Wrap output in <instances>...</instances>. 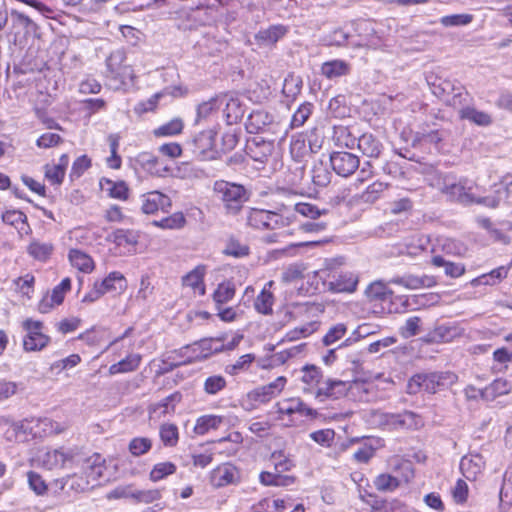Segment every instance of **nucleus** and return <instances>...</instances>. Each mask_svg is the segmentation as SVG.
Segmentation results:
<instances>
[{
    "label": "nucleus",
    "mask_w": 512,
    "mask_h": 512,
    "mask_svg": "<svg viewBox=\"0 0 512 512\" xmlns=\"http://www.w3.org/2000/svg\"><path fill=\"white\" fill-rule=\"evenodd\" d=\"M105 459L100 454H93L88 458H82L71 450L53 449L48 450L42 456V464L47 469L69 468L74 465H81L86 469L88 477L96 481L103 476L105 470Z\"/></svg>",
    "instance_id": "nucleus-1"
},
{
    "label": "nucleus",
    "mask_w": 512,
    "mask_h": 512,
    "mask_svg": "<svg viewBox=\"0 0 512 512\" xmlns=\"http://www.w3.org/2000/svg\"><path fill=\"white\" fill-rule=\"evenodd\" d=\"M474 186L475 183L467 178L456 179L452 175H446L439 189L449 200L464 206L481 204L489 208L498 207L501 200L500 191H497L498 196L478 197L473 193Z\"/></svg>",
    "instance_id": "nucleus-2"
},
{
    "label": "nucleus",
    "mask_w": 512,
    "mask_h": 512,
    "mask_svg": "<svg viewBox=\"0 0 512 512\" xmlns=\"http://www.w3.org/2000/svg\"><path fill=\"white\" fill-rule=\"evenodd\" d=\"M368 421L372 425L387 430L418 429L424 424L421 416L408 410L401 413H387L380 410H372L369 413Z\"/></svg>",
    "instance_id": "nucleus-3"
},
{
    "label": "nucleus",
    "mask_w": 512,
    "mask_h": 512,
    "mask_svg": "<svg viewBox=\"0 0 512 512\" xmlns=\"http://www.w3.org/2000/svg\"><path fill=\"white\" fill-rule=\"evenodd\" d=\"M213 193L216 199L222 202L227 213L233 215L242 209L250 197V193L243 185L225 180L214 182Z\"/></svg>",
    "instance_id": "nucleus-4"
},
{
    "label": "nucleus",
    "mask_w": 512,
    "mask_h": 512,
    "mask_svg": "<svg viewBox=\"0 0 512 512\" xmlns=\"http://www.w3.org/2000/svg\"><path fill=\"white\" fill-rule=\"evenodd\" d=\"M456 381V375L451 372H433L427 374L414 375L407 384L408 394H417L420 391H426L434 394Z\"/></svg>",
    "instance_id": "nucleus-5"
},
{
    "label": "nucleus",
    "mask_w": 512,
    "mask_h": 512,
    "mask_svg": "<svg viewBox=\"0 0 512 512\" xmlns=\"http://www.w3.org/2000/svg\"><path fill=\"white\" fill-rule=\"evenodd\" d=\"M125 62V54L122 51H115L106 60V77L114 83L115 88L131 85L134 82V71Z\"/></svg>",
    "instance_id": "nucleus-6"
},
{
    "label": "nucleus",
    "mask_w": 512,
    "mask_h": 512,
    "mask_svg": "<svg viewBox=\"0 0 512 512\" xmlns=\"http://www.w3.org/2000/svg\"><path fill=\"white\" fill-rule=\"evenodd\" d=\"M247 224L259 230H274L289 225L288 217L264 209L251 208L247 214Z\"/></svg>",
    "instance_id": "nucleus-7"
},
{
    "label": "nucleus",
    "mask_w": 512,
    "mask_h": 512,
    "mask_svg": "<svg viewBox=\"0 0 512 512\" xmlns=\"http://www.w3.org/2000/svg\"><path fill=\"white\" fill-rule=\"evenodd\" d=\"M216 132L208 129L197 134L191 142L193 154L200 160H215L219 152L215 148Z\"/></svg>",
    "instance_id": "nucleus-8"
},
{
    "label": "nucleus",
    "mask_w": 512,
    "mask_h": 512,
    "mask_svg": "<svg viewBox=\"0 0 512 512\" xmlns=\"http://www.w3.org/2000/svg\"><path fill=\"white\" fill-rule=\"evenodd\" d=\"M27 335L23 339V349L27 352L40 351L50 342V337L42 333L43 323L32 319L23 322Z\"/></svg>",
    "instance_id": "nucleus-9"
},
{
    "label": "nucleus",
    "mask_w": 512,
    "mask_h": 512,
    "mask_svg": "<svg viewBox=\"0 0 512 512\" xmlns=\"http://www.w3.org/2000/svg\"><path fill=\"white\" fill-rule=\"evenodd\" d=\"M82 468L84 469V471H86V469L83 466ZM89 479L92 478L88 477V474H86V479L80 475L73 474L63 478L55 479L53 482H51L50 486L55 493H80L89 489V486L91 484Z\"/></svg>",
    "instance_id": "nucleus-10"
},
{
    "label": "nucleus",
    "mask_w": 512,
    "mask_h": 512,
    "mask_svg": "<svg viewBox=\"0 0 512 512\" xmlns=\"http://www.w3.org/2000/svg\"><path fill=\"white\" fill-rule=\"evenodd\" d=\"M333 170L342 177L352 175L359 167V158L350 152H334L330 156Z\"/></svg>",
    "instance_id": "nucleus-11"
},
{
    "label": "nucleus",
    "mask_w": 512,
    "mask_h": 512,
    "mask_svg": "<svg viewBox=\"0 0 512 512\" xmlns=\"http://www.w3.org/2000/svg\"><path fill=\"white\" fill-rule=\"evenodd\" d=\"M241 480V473L234 465L225 463L212 470L210 482L214 487H224L238 484Z\"/></svg>",
    "instance_id": "nucleus-12"
},
{
    "label": "nucleus",
    "mask_w": 512,
    "mask_h": 512,
    "mask_svg": "<svg viewBox=\"0 0 512 512\" xmlns=\"http://www.w3.org/2000/svg\"><path fill=\"white\" fill-rule=\"evenodd\" d=\"M171 205L170 197L160 191H150L141 195V210L145 214L167 211Z\"/></svg>",
    "instance_id": "nucleus-13"
},
{
    "label": "nucleus",
    "mask_w": 512,
    "mask_h": 512,
    "mask_svg": "<svg viewBox=\"0 0 512 512\" xmlns=\"http://www.w3.org/2000/svg\"><path fill=\"white\" fill-rule=\"evenodd\" d=\"M464 330L455 323L437 325L427 334L426 341L430 343H448L463 336Z\"/></svg>",
    "instance_id": "nucleus-14"
},
{
    "label": "nucleus",
    "mask_w": 512,
    "mask_h": 512,
    "mask_svg": "<svg viewBox=\"0 0 512 512\" xmlns=\"http://www.w3.org/2000/svg\"><path fill=\"white\" fill-rule=\"evenodd\" d=\"M359 40L352 42L355 48L376 49L381 45V38L377 35L373 23L370 21H360L357 24Z\"/></svg>",
    "instance_id": "nucleus-15"
},
{
    "label": "nucleus",
    "mask_w": 512,
    "mask_h": 512,
    "mask_svg": "<svg viewBox=\"0 0 512 512\" xmlns=\"http://www.w3.org/2000/svg\"><path fill=\"white\" fill-rule=\"evenodd\" d=\"M274 151V142L267 141L260 136L253 137L247 142L246 152L254 160L260 163L267 162Z\"/></svg>",
    "instance_id": "nucleus-16"
},
{
    "label": "nucleus",
    "mask_w": 512,
    "mask_h": 512,
    "mask_svg": "<svg viewBox=\"0 0 512 512\" xmlns=\"http://www.w3.org/2000/svg\"><path fill=\"white\" fill-rule=\"evenodd\" d=\"M486 461L479 453H469L462 457L460 462V470L468 480H476L483 474Z\"/></svg>",
    "instance_id": "nucleus-17"
},
{
    "label": "nucleus",
    "mask_w": 512,
    "mask_h": 512,
    "mask_svg": "<svg viewBox=\"0 0 512 512\" xmlns=\"http://www.w3.org/2000/svg\"><path fill=\"white\" fill-rule=\"evenodd\" d=\"M205 275L206 266L198 265L181 278V284L184 288L191 289L194 294L203 296L206 293Z\"/></svg>",
    "instance_id": "nucleus-18"
},
{
    "label": "nucleus",
    "mask_w": 512,
    "mask_h": 512,
    "mask_svg": "<svg viewBox=\"0 0 512 512\" xmlns=\"http://www.w3.org/2000/svg\"><path fill=\"white\" fill-rule=\"evenodd\" d=\"M34 420H22L12 423L5 432L8 441L25 442L29 436H36L38 431H34Z\"/></svg>",
    "instance_id": "nucleus-19"
},
{
    "label": "nucleus",
    "mask_w": 512,
    "mask_h": 512,
    "mask_svg": "<svg viewBox=\"0 0 512 512\" xmlns=\"http://www.w3.org/2000/svg\"><path fill=\"white\" fill-rule=\"evenodd\" d=\"M328 282V289L332 292H354L358 284V276L353 272H340L332 276Z\"/></svg>",
    "instance_id": "nucleus-20"
},
{
    "label": "nucleus",
    "mask_w": 512,
    "mask_h": 512,
    "mask_svg": "<svg viewBox=\"0 0 512 512\" xmlns=\"http://www.w3.org/2000/svg\"><path fill=\"white\" fill-rule=\"evenodd\" d=\"M9 19L11 32L16 36L27 34L35 28L34 21L28 15L16 9L11 10L10 13L8 12Z\"/></svg>",
    "instance_id": "nucleus-21"
},
{
    "label": "nucleus",
    "mask_w": 512,
    "mask_h": 512,
    "mask_svg": "<svg viewBox=\"0 0 512 512\" xmlns=\"http://www.w3.org/2000/svg\"><path fill=\"white\" fill-rule=\"evenodd\" d=\"M285 384L286 378L280 376L273 382L255 389L251 395L255 401L265 403L279 395Z\"/></svg>",
    "instance_id": "nucleus-22"
},
{
    "label": "nucleus",
    "mask_w": 512,
    "mask_h": 512,
    "mask_svg": "<svg viewBox=\"0 0 512 512\" xmlns=\"http://www.w3.org/2000/svg\"><path fill=\"white\" fill-rule=\"evenodd\" d=\"M392 282L411 290L431 288L437 284L435 277L429 275H404L401 277H395Z\"/></svg>",
    "instance_id": "nucleus-23"
},
{
    "label": "nucleus",
    "mask_w": 512,
    "mask_h": 512,
    "mask_svg": "<svg viewBox=\"0 0 512 512\" xmlns=\"http://www.w3.org/2000/svg\"><path fill=\"white\" fill-rule=\"evenodd\" d=\"M350 388L351 384L349 382L327 379L318 387L316 395L337 399L346 395Z\"/></svg>",
    "instance_id": "nucleus-24"
},
{
    "label": "nucleus",
    "mask_w": 512,
    "mask_h": 512,
    "mask_svg": "<svg viewBox=\"0 0 512 512\" xmlns=\"http://www.w3.org/2000/svg\"><path fill=\"white\" fill-rule=\"evenodd\" d=\"M69 164V157L63 154L55 164H46L44 166L45 178L52 185H60L63 182L67 166Z\"/></svg>",
    "instance_id": "nucleus-25"
},
{
    "label": "nucleus",
    "mask_w": 512,
    "mask_h": 512,
    "mask_svg": "<svg viewBox=\"0 0 512 512\" xmlns=\"http://www.w3.org/2000/svg\"><path fill=\"white\" fill-rule=\"evenodd\" d=\"M357 148L366 157L378 158L383 145L373 134L364 133L357 140Z\"/></svg>",
    "instance_id": "nucleus-26"
},
{
    "label": "nucleus",
    "mask_w": 512,
    "mask_h": 512,
    "mask_svg": "<svg viewBox=\"0 0 512 512\" xmlns=\"http://www.w3.org/2000/svg\"><path fill=\"white\" fill-rule=\"evenodd\" d=\"M321 74L329 80L347 76L351 72V65L341 59L326 61L321 65Z\"/></svg>",
    "instance_id": "nucleus-27"
},
{
    "label": "nucleus",
    "mask_w": 512,
    "mask_h": 512,
    "mask_svg": "<svg viewBox=\"0 0 512 512\" xmlns=\"http://www.w3.org/2000/svg\"><path fill=\"white\" fill-rule=\"evenodd\" d=\"M278 412L281 414L292 415L299 413L305 416L314 417L317 412L304 404L299 398L287 399L278 403Z\"/></svg>",
    "instance_id": "nucleus-28"
},
{
    "label": "nucleus",
    "mask_w": 512,
    "mask_h": 512,
    "mask_svg": "<svg viewBox=\"0 0 512 512\" xmlns=\"http://www.w3.org/2000/svg\"><path fill=\"white\" fill-rule=\"evenodd\" d=\"M54 251V245L49 241L33 239L28 247L27 253L35 260L46 262Z\"/></svg>",
    "instance_id": "nucleus-29"
},
{
    "label": "nucleus",
    "mask_w": 512,
    "mask_h": 512,
    "mask_svg": "<svg viewBox=\"0 0 512 512\" xmlns=\"http://www.w3.org/2000/svg\"><path fill=\"white\" fill-rule=\"evenodd\" d=\"M104 293L120 294L127 288V281L124 275L118 271L111 272L105 279L99 282Z\"/></svg>",
    "instance_id": "nucleus-30"
},
{
    "label": "nucleus",
    "mask_w": 512,
    "mask_h": 512,
    "mask_svg": "<svg viewBox=\"0 0 512 512\" xmlns=\"http://www.w3.org/2000/svg\"><path fill=\"white\" fill-rule=\"evenodd\" d=\"M510 266H500L496 269H493L491 272L483 274L471 281V285L474 287L480 286V285H496L497 283L501 282L503 279H505L508 275Z\"/></svg>",
    "instance_id": "nucleus-31"
},
{
    "label": "nucleus",
    "mask_w": 512,
    "mask_h": 512,
    "mask_svg": "<svg viewBox=\"0 0 512 512\" xmlns=\"http://www.w3.org/2000/svg\"><path fill=\"white\" fill-rule=\"evenodd\" d=\"M286 33V29L283 26H271L268 29L260 30L255 39L261 46H268L276 43Z\"/></svg>",
    "instance_id": "nucleus-32"
},
{
    "label": "nucleus",
    "mask_w": 512,
    "mask_h": 512,
    "mask_svg": "<svg viewBox=\"0 0 512 512\" xmlns=\"http://www.w3.org/2000/svg\"><path fill=\"white\" fill-rule=\"evenodd\" d=\"M459 117L479 126H488L492 123V118L488 113L479 111L472 106L462 108L459 111Z\"/></svg>",
    "instance_id": "nucleus-33"
},
{
    "label": "nucleus",
    "mask_w": 512,
    "mask_h": 512,
    "mask_svg": "<svg viewBox=\"0 0 512 512\" xmlns=\"http://www.w3.org/2000/svg\"><path fill=\"white\" fill-rule=\"evenodd\" d=\"M140 362L141 356L139 354H129L125 359L112 364L109 367V374L115 375L135 371L139 367Z\"/></svg>",
    "instance_id": "nucleus-34"
},
{
    "label": "nucleus",
    "mask_w": 512,
    "mask_h": 512,
    "mask_svg": "<svg viewBox=\"0 0 512 512\" xmlns=\"http://www.w3.org/2000/svg\"><path fill=\"white\" fill-rule=\"evenodd\" d=\"M273 285V282L270 281L266 284V286L263 288L261 293L257 296L254 302L255 309L264 315H269L272 313L273 304H274V296L273 294L267 289V286L271 287Z\"/></svg>",
    "instance_id": "nucleus-35"
},
{
    "label": "nucleus",
    "mask_w": 512,
    "mask_h": 512,
    "mask_svg": "<svg viewBox=\"0 0 512 512\" xmlns=\"http://www.w3.org/2000/svg\"><path fill=\"white\" fill-rule=\"evenodd\" d=\"M69 260L72 266L76 267L82 272L89 273L94 268L92 258L88 254L77 249L70 250Z\"/></svg>",
    "instance_id": "nucleus-36"
},
{
    "label": "nucleus",
    "mask_w": 512,
    "mask_h": 512,
    "mask_svg": "<svg viewBox=\"0 0 512 512\" xmlns=\"http://www.w3.org/2000/svg\"><path fill=\"white\" fill-rule=\"evenodd\" d=\"M271 122L270 116L264 111H253L246 122V129L249 133H258Z\"/></svg>",
    "instance_id": "nucleus-37"
},
{
    "label": "nucleus",
    "mask_w": 512,
    "mask_h": 512,
    "mask_svg": "<svg viewBox=\"0 0 512 512\" xmlns=\"http://www.w3.org/2000/svg\"><path fill=\"white\" fill-rule=\"evenodd\" d=\"M256 356L252 353L240 356L234 363L225 366V372L231 376H236L240 373L249 370L252 363L255 361Z\"/></svg>",
    "instance_id": "nucleus-38"
},
{
    "label": "nucleus",
    "mask_w": 512,
    "mask_h": 512,
    "mask_svg": "<svg viewBox=\"0 0 512 512\" xmlns=\"http://www.w3.org/2000/svg\"><path fill=\"white\" fill-rule=\"evenodd\" d=\"M222 423V417L217 415H204L197 419L194 432L197 435H204L210 430L217 429Z\"/></svg>",
    "instance_id": "nucleus-39"
},
{
    "label": "nucleus",
    "mask_w": 512,
    "mask_h": 512,
    "mask_svg": "<svg viewBox=\"0 0 512 512\" xmlns=\"http://www.w3.org/2000/svg\"><path fill=\"white\" fill-rule=\"evenodd\" d=\"M322 374L316 366H305L302 369L301 381L305 384V391H311L317 386H321Z\"/></svg>",
    "instance_id": "nucleus-40"
},
{
    "label": "nucleus",
    "mask_w": 512,
    "mask_h": 512,
    "mask_svg": "<svg viewBox=\"0 0 512 512\" xmlns=\"http://www.w3.org/2000/svg\"><path fill=\"white\" fill-rule=\"evenodd\" d=\"M235 295V285L230 282L220 283L213 293V300L217 306L225 304L233 299Z\"/></svg>",
    "instance_id": "nucleus-41"
},
{
    "label": "nucleus",
    "mask_w": 512,
    "mask_h": 512,
    "mask_svg": "<svg viewBox=\"0 0 512 512\" xmlns=\"http://www.w3.org/2000/svg\"><path fill=\"white\" fill-rule=\"evenodd\" d=\"M387 188V183L375 181L360 194L359 199L364 203H374Z\"/></svg>",
    "instance_id": "nucleus-42"
},
{
    "label": "nucleus",
    "mask_w": 512,
    "mask_h": 512,
    "mask_svg": "<svg viewBox=\"0 0 512 512\" xmlns=\"http://www.w3.org/2000/svg\"><path fill=\"white\" fill-rule=\"evenodd\" d=\"M159 436L164 446L174 447L179 440V431L175 424L164 423L159 428Z\"/></svg>",
    "instance_id": "nucleus-43"
},
{
    "label": "nucleus",
    "mask_w": 512,
    "mask_h": 512,
    "mask_svg": "<svg viewBox=\"0 0 512 512\" xmlns=\"http://www.w3.org/2000/svg\"><path fill=\"white\" fill-rule=\"evenodd\" d=\"M469 99V94L465 88L462 85H458L455 92L446 97L443 101L447 105L452 106L453 108L460 111L462 108H466L468 106L467 103Z\"/></svg>",
    "instance_id": "nucleus-44"
},
{
    "label": "nucleus",
    "mask_w": 512,
    "mask_h": 512,
    "mask_svg": "<svg viewBox=\"0 0 512 512\" xmlns=\"http://www.w3.org/2000/svg\"><path fill=\"white\" fill-rule=\"evenodd\" d=\"M176 465L173 462L166 461L160 462L153 466L150 471L149 478L153 482H158L169 475H172L176 472Z\"/></svg>",
    "instance_id": "nucleus-45"
},
{
    "label": "nucleus",
    "mask_w": 512,
    "mask_h": 512,
    "mask_svg": "<svg viewBox=\"0 0 512 512\" xmlns=\"http://www.w3.org/2000/svg\"><path fill=\"white\" fill-rule=\"evenodd\" d=\"M302 88V79L294 74H289L284 79L282 93L286 98L294 100Z\"/></svg>",
    "instance_id": "nucleus-46"
},
{
    "label": "nucleus",
    "mask_w": 512,
    "mask_h": 512,
    "mask_svg": "<svg viewBox=\"0 0 512 512\" xmlns=\"http://www.w3.org/2000/svg\"><path fill=\"white\" fill-rule=\"evenodd\" d=\"M511 390V385L507 380L499 378L494 380L489 386L484 389V398L490 399L501 395L508 394Z\"/></svg>",
    "instance_id": "nucleus-47"
},
{
    "label": "nucleus",
    "mask_w": 512,
    "mask_h": 512,
    "mask_svg": "<svg viewBox=\"0 0 512 512\" xmlns=\"http://www.w3.org/2000/svg\"><path fill=\"white\" fill-rule=\"evenodd\" d=\"M311 177L314 185L318 187H326L331 181V173L322 162L314 164Z\"/></svg>",
    "instance_id": "nucleus-48"
},
{
    "label": "nucleus",
    "mask_w": 512,
    "mask_h": 512,
    "mask_svg": "<svg viewBox=\"0 0 512 512\" xmlns=\"http://www.w3.org/2000/svg\"><path fill=\"white\" fill-rule=\"evenodd\" d=\"M474 16L469 13L446 15L440 18L439 22L444 27H460L469 25Z\"/></svg>",
    "instance_id": "nucleus-49"
},
{
    "label": "nucleus",
    "mask_w": 512,
    "mask_h": 512,
    "mask_svg": "<svg viewBox=\"0 0 512 512\" xmlns=\"http://www.w3.org/2000/svg\"><path fill=\"white\" fill-rule=\"evenodd\" d=\"M349 34L341 28H337L326 34L322 41L326 46L343 47L348 44Z\"/></svg>",
    "instance_id": "nucleus-50"
},
{
    "label": "nucleus",
    "mask_w": 512,
    "mask_h": 512,
    "mask_svg": "<svg viewBox=\"0 0 512 512\" xmlns=\"http://www.w3.org/2000/svg\"><path fill=\"white\" fill-rule=\"evenodd\" d=\"M227 386L226 379L222 375H211L203 383V390L208 395H216Z\"/></svg>",
    "instance_id": "nucleus-51"
},
{
    "label": "nucleus",
    "mask_w": 512,
    "mask_h": 512,
    "mask_svg": "<svg viewBox=\"0 0 512 512\" xmlns=\"http://www.w3.org/2000/svg\"><path fill=\"white\" fill-rule=\"evenodd\" d=\"M36 427L39 428L37 435L43 433L44 435L59 434L66 429V426L59 424L49 418H42L34 420Z\"/></svg>",
    "instance_id": "nucleus-52"
},
{
    "label": "nucleus",
    "mask_w": 512,
    "mask_h": 512,
    "mask_svg": "<svg viewBox=\"0 0 512 512\" xmlns=\"http://www.w3.org/2000/svg\"><path fill=\"white\" fill-rule=\"evenodd\" d=\"M184 127L183 121L180 118L172 119L171 121L159 126L154 130L155 136H174L182 132Z\"/></svg>",
    "instance_id": "nucleus-53"
},
{
    "label": "nucleus",
    "mask_w": 512,
    "mask_h": 512,
    "mask_svg": "<svg viewBox=\"0 0 512 512\" xmlns=\"http://www.w3.org/2000/svg\"><path fill=\"white\" fill-rule=\"evenodd\" d=\"M201 349V357L207 358L212 354L222 352L224 350V344L221 339H204L196 344Z\"/></svg>",
    "instance_id": "nucleus-54"
},
{
    "label": "nucleus",
    "mask_w": 512,
    "mask_h": 512,
    "mask_svg": "<svg viewBox=\"0 0 512 512\" xmlns=\"http://www.w3.org/2000/svg\"><path fill=\"white\" fill-rule=\"evenodd\" d=\"M294 210L300 215L315 220L322 215L327 214L326 209H319L316 205L306 202L296 203L294 205Z\"/></svg>",
    "instance_id": "nucleus-55"
},
{
    "label": "nucleus",
    "mask_w": 512,
    "mask_h": 512,
    "mask_svg": "<svg viewBox=\"0 0 512 512\" xmlns=\"http://www.w3.org/2000/svg\"><path fill=\"white\" fill-rule=\"evenodd\" d=\"M347 333V326L344 323H337L329 328L324 335L322 342L325 346H331L341 340Z\"/></svg>",
    "instance_id": "nucleus-56"
},
{
    "label": "nucleus",
    "mask_w": 512,
    "mask_h": 512,
    "mask_svg": "<svg viewBox=\"0 0 512 512\" xmlns=\"http://www.w3.org/2000/svg\"><path fill=\"white\" fill-rule=\"evenodd\" d=\"M151 448L152 440L147 437L133 438L128 445L130 453L136 457L146 454Z\"/></svg>",
    "instance_id": "nucleus-57"
},
{
    "label": "nucleus",
    "mask_w": 512,
    "mask_h": 512,
    "mask_svg": "<svg viewBox=\"0 0 512 512\" xmlns=\"http://www.w3.org/2000/svg\"><path fill=\"white\" fill-rule=\"evenodd\" d=\"M185 222L184 215L177 212L159 221H153V225L163 229H179L185 225Z\"/></svg>",
    "instance_id": "nucleus-58"
},
{
    "label": "nucleus",
    "mask_w": 512,
    "mask_h": 512,
    "mask_svg": "<svg viewBox=\"0 0 512 512\" xmlns=\"http://www.w3.org/2000/svg\"><path fill=\"white\" fill-rule=\"evenodd\" d=\"M309 147L306 144L305 138L301 135L292 138L290 143V153L292 157L300 161L309 152Z\"/></svg>",
    "instance_id": "nucleus-59"
},
{
    "label": "nucleus",
    "mask_w": 512,
    "mask_h": 512,
    "mask_svg": "<svg viewBox=\"0 0 512 512\" xmlns=\"http://www.w3.org/2000/svg\"><path fill=\"white\" fill-rule=\"evenodd\" d=\"M271 460L274 464L275 471L279 473L289 471L294 466L293 461L283 451L273 452Z\"/></svg>",
    "instance_id": "nucleus-60"
},
{
    "label": "nucleus",
    "mask_w": 512,
    "mask_h": 512,
    "mask_svg": "<svg viewBox=\"0 0 512 512\" xmlns=\"http://www.w3.org/2000/svg\"><path fill=\"white\" fill-rule=\"evenodd\" d=\"M374 486L379 491H393L399 486V481L389 474H380L375 478Z\"/></svg>",
    "instance_id": "nucleus-61"
},
{
    "label": "nucleus",
    "mask_w": 512,
    "mask_h": 512,
    "mask_svg": "<svg viewBox=\"0 0 512 512\" xmlns=\"http://www.w3.org/2000/svg\"><path fill=\"white\" fill-rule=\"evenodd\" d=\"M312 108V104L303 103L292 116V128L303 126L307 119L310 117L312 113Z\"/></svg>",
    "instance_id": "nucleus-62"
},
{
    "label": "nucleus",
    "mask_w": 512,
    "mask_h": 512,
    "mask_svg": "<svg viewBox=\"0 0 512 512\" xmlns=\"http://www.w3.org/2000/svg\"><path fill=\"white\" fill-rule=\"evenodd\" d=\"M458 85L461 84L450 79L440 80V82L437 85H435L434 94L437 95L442 100H444L446 97L450 96L453 92H455Z\"/></svg>",
    "instance_id": "nucleus-63"
},
{
    "label": "nucleus",
    "mask_w": 512,
    "mask_h": 512,
    "mask_svg": "<svg viewBox=\"0 0 512 512\" xmlns=\"http://www.w3.org/2000/svg\"><path fill=\"white\" fill-rule=\"evenodd\" d=\"M27 479L29 487L35 492V494L42 496L47 492L48 486L38 473L29 471L27 473Z\"/></svg>",
    "instance_id": "nucleus-64"
}]
</instances>
